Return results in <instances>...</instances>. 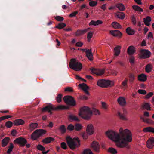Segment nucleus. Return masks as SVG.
<instances>
[{
  "instance_id": "obj_1",
  "label": "nucleus",
  "mask_w": 154,
  "mask_h": 154,
  "mask_svg": "<svg viewBox=\"0 0 154 154\" xmlns=\"http://www.w3.org/2000/svg\"><path fill=\"white\" fill-rule=\"evenodd\" d=\"M120 140V138L121 141L116 143L118 147L122 148L126 147L128 149L130 146L128 145V143L132 141V133L131 131L128 129H123L122 127L119 129Z\"/></svg>"
},
{
  "instance_id": "obj_2",
  "label": "nucleus",
  "mask_w": 154,
  "mask_h": 154,
  "mask_svg": "<svg viewBox=\"0 0 154 154\" xmlns=\"http://www.w3.org/2000/svg\"><path fill=\"white\" fill-rule=\"evenodd\" d=\"M66 140L68 146L72 149L79 147L80 145V140L78 137L72 139L70 136H68L66 137Z\"/></svg>"
},
{
  "instance_id": "obj_3",
  "label": "nucleus",
  "mask_w": 154,
  "mask_h": 154,
  "mask_svg": "<svg viewBox=\"0 0 154 154\" xmlns=\"http://www.w3.org/2000/svg\"><path fill=\"white\" fill-rule=\"evenodd\" d=\"M69 66L70 68L77 71H80L82 67L81 63L75 58L71 60L69 63Z\"/></svg>"
},
{
  "instance_id": "obj_4",
  "label": "nucleus",
  "mask_w": 154,
  "mask_h": 154,
  "mask_svg": "<svg viewBox=\"0 0 154 154\" xmlns=\"http://www.w3.org/2000/svg\"><path fill=\"white\" fill-rule=\"evenodd\" d=\"M68 109V107L62 105H60L54 107L52 105H48L43 108L42 110L43 112L48 111V112L51 114V111L52 110H63Z\"/></svg>"
},
{
  "instance_id": "obj_5",
  "label": "nucleus",
  "mask_w": 154,
  "mask_h": 154,
  "mask_svg": "<svg viewBox=\"0 0 154 154\" xmlns=\"http://www.w3.org/2000/svg\"><path fill=\"white\" fill-rule=\"evenodd\" d=\"M106 136L110 139L117 143L120 141V136L119 133L112 130H109L105 133Z\"/></svg>"
},
{
  "instance_id": "obj_6",
  "label": "nucleus",
  "mask_w": 154,
  "mask_h": 154,
  "mask_svg": "<svg viewBox=\"0 0 154 154\" xmlns=\"http://www.w3.org/2000/svg\"><path fill=\"white\" fill-rule=\"evenodd\" d=\"M97 85L101 88H105L109 87H111L114 85V82L111 83V81L109 80L101 79L98 80L97 82Z\"/></svg>"
},
{
  "instance_id": "obj_7",
  "label": "nucleus",
  "mask_w": 154,
  "mask_h": 154,
  "mask_svg": "<svg viewBox=\"0 0 154 154\" xmlns=\"http://www.w3.org/2000/svg\"><path fill=\"white\" fill-rule=\"evenodd\" d=\"M46 131L44 129H39L35 130L31 135V138L33 140H36L40 137L45 134Z\"/></svg>"
},
{
  "instance_id": "obj_8",
  "label": "nucleus",
  "mask_w": 154,
  "mask_h": 154,
  "mask_svg": "<svg viewBox=\"0 0 154 154\" xmlns=\"http://www.w3.org/2000/svg\"><path fill=\"white\" fill-rule=\"evenodd\" d=\"M64 101L67 105L71 106H75L76 105L75 101L73 97L70 96H66L63 97Z\"/></svg>"
},
{
  "instance_id": "obj_9",
  "label": "nucleus",
  "mask_w": 154,
  "mask_h": 154,
  "mask_svg": "<svg viewBox=\"0 0 154 154\" xmlns=\"http://www.w3.org/2000/svg\"><path fill=\"white\" fill-rule=\"evenodd\" d=\"M90 72L95 74L98 76H101L104 74L105 72V69H96L94 67H91L90 69Z\"/></svg>"
},
{
  "instance_id": "obj_10",
  "label": "nucleus",
  "mask_w": 154,
  "mask_h": 154,
  "mask_svg": "<svg viewBox=\"0 0 154 154\" xmlns=\"http://www.w3.org/2000/svg\"><path fill=\"white\" fill-rule=\"evenodd\" d=\"M140 55L139 57L141 59H145L149 57L151 55L150 52L147 50L142 49L140 51Z\"/></svg>"
},
{
  "instance_id": "obj_11",
  "label": "nucleus",
  "mask_w": 154,
  "mask_h": 154,
  "mask_svg": "<svg viewBox=\"0 0 154 154\" xmlns=\"http://www.w3.org/2000/svg\"><path fill=\"white\" fill-rule=\"evenodd\" d=\"M90 147L96 152L99 153L100 152V145L98 142L94 141L90 144Z\"/></svg>"
},
{
  "instance_id": "obj_12",
  "label": "nucleus",
  "mask_w": 154,
  "mask_h": 154,
  "mask_svg": "<svg viewBox=\"0 0 154 154\" xmlns=\"http://www.w3.org/2000/svg\"><path fill=\"white\" fill-rule=\"evenodd\" d=\"M123 113H122L119 112H118V116L119 118L121 120L123 121H127L128 118L126 117V114L127 113V110L125 108H123Z\"/></svg>"
},
{
  "instance_id": "obj_13",
  "label": "nucleus",
  "mask_w": 154,
  "mask_h": 154,
  "mask_svg": "<svg viewBox=\"0 0 154 154\" xmlns=\"http://www.w3.org/2000/svg\"><path fill=\"white\" fill-rule=\"evenodd\" d=\"M79 114L82 118L87 119V106H84L81 108Z\"/></svg>"
},
{
  "instance_id": "obj_14",
  "label": "nucleus",
  "mask_w": 154,
  "mask_h": 154,
  "mask_svg": "<svg viewBox=\"0 0 154 154\" xmlns=\"http://www.w3.org/2000/svg\"><path fill=\"white\" fill-rule=\"evenodd\" d=\"M14 142L21 146H25L27 143V141L25 138L21 137L16 139L15 140Z\"/></svg>"
},
{
  "instance_id": "obj_15",
  "label": "nucleus",
  "mask_w": 154,
  "mask_h": 154,
  "mask_svg": "<svg viewBox=\"0 0 154 154\" xmlns=\"http://www.w3.org/2000/svg\"><path fill=\"white\" fill-rule=\"evenodd\" d=\"M110 33L113 36L117 37L119 38H121L122 35V33L118 30H110Z\"/></svg>"
},
{
  "instance_id": "obj_16",
  "label": "nucleus",
  "mask_w": 154,
  "mask_h": 154,
  "mask_svg": "<svg viewBox=\"0 0 154 154\" xmlns=\"http://www.w3.org/2000/svg\"><path fill=\"white\" fill-rule=\"evenodd\" d=\"M94 133V128L92 124H91L87 125V135H91Z\"/></svg>"
},
{
  "instance_id": "obj_17",
  "label": "nucleus",
  "mask_w": 154,
  "mask_h": 154,
  "mask_svg": "<svg viewBox=\"0 0 154 154\" xmlns=\"http://www.w3.org/2000/svg\"><path fill=\"white\" fill-rule=\"evenodd\" d=\"M146 146L149 149L152 148L154 146V137H151L146 142Z\"/></svg>"
},
{
  "instance_id": "obj_18",
  "label": "nucleus",
  "mask_w": 154,
  "mask_h": 154,
  "mask_svg": "<svg viewBox=\"0 0 154 154\" xmlns=\"http://www.w3.org/2000/svg\"><path fill=\"white\" fill-rule=\"evenodd\" d=\"M117 101L118 104L121 106H124L126 104V102L124 97H119L117 99Z\"/></svg>"
},
{
  "instance_id": "obj_19",
  "label": "nucleus",
  "mask_w": 154,
  "mask_h": 154,
  "mask_svg": "<svg viewBox=\"0 0 154 154\" xmlns=\"http://www.w3.org/2000/svg\"><path fill=\"white\" fill-rule=\"evenodd\" d=\"M136 52V48L133 46H129L127 50V54L130 56Z\"/></svg>"
},
{
  "instance_id": "obj_20",
  "label": "nucleus",
  "mask_w": 154,
  "mask_h": 154,
  "mask_svg": "<svg viewBox=\"0 0 154 154\" xmlns=\"http://www.w3.org/2000/svg\"><path fill=\"white\" fill-rule=\"evenodd\" d=\"M87 58L90 61H92L94 60L93 54L92 52V49L91 48L87 49Z\"/></svg>"
},
{
  "instance_id": "obj_21",
  "label": "nucleus",
  "mask_w": 154,
  "mask_h": 154,
  "mask_svg": "<svg viewBox=\"0 0 154 154\" xmlns=\"http://www.w3.org/2000/svg\"><path fill=\"white\" fill-rule=\"evenodd\" d=\"M147 79L146 75L142 73L138 75V80L140 81L145 82L146 80Z\"/></svg>"
},
{
  "instance_id": "obj_22",
  "label": "nucleus",
  "mask_w": 154,
  "mask_h": 154,
  "mask_svg": "<svg viewBox=\"0 0 154 154\" xmlns=\"http://www.w3.org/2000/svg\"><path fill=\"white\" fill-rule=\"evenodd\" d=\"M121 47L120 46L118 45L114 48V55L116 56H118L120 54Z\"/></svg>"
},
{
  "instance_id": "obj_23",
  "label": "nucleus",
  "mask_w": 154,
  "mask_h": 154,
  "mask_svg": "<svg viewBox=\"0 0 154 154\" xmlns=\"http://www.w3.org/2000/svg\"><path fill=\"white\" fill-rule=\"evenodd\" d=\"M141 109H146L150 110H151V107L149 103H143L141 106Z\"/></svg>"
},
{
  "instance_id": "obj_24",
  "label": "nucleus",
  "mask_w": 154,
  "mask_h": 154,
  "mask_svg": "<svg viewBox=\"0 0 154 154\" xmlns=\"http://www.w3.org/2000/svg\"><path fill=\"white\" fill-rule=\"evenodd\" d=\"M151 20V17L149 16H147L146 18H143V22L145 25L147 26H149L150 22Z\"/></svg>"
},
{
  "instance_id": "obj_25",
  "label": "nucleus",
  "mask_w": 154,
  "mask_h": 154,
  "mask_svg": "<svg viewBox=\"0 0 154 154\" xmlns=\"http://www.w3.org/2000/svg\"><path fill=\"white\" fill-rule=\"evenodd\" d=\"M128 78L129 82L130 84H132L134 82L135 79V76L134 74L130 73L128 74Z\"/></svg>"
},
{
  "instance_id": "obj_26",
  "label": "nucleus",
  "mask_w": 154,
  "mask_h": 154,
  "mask_svg": "<svg viewBox=\"0 0 154 154\" xmlns=\"http://www.w3.org/2000/svg\"><path fill=\"white\" fill-rule=\"evenodd\" d=\"M54 139L53 138L51 137H48L43 139L42 140V142L45 144H48L50 143L51 141H54Z\"/></svg>"
},
{
  "instance_id": "obj_27",
  "label": "nucleus",
  "mask_w": 154,
  "mask_h": 154,
  "mask_svg": "<svg viewBox=\"0 0 154 154\" xmlns=\"http://www.w3.org/2000/svg\"><path fill=\"white\" fill-rule=\"evenodd\" d=\"M87 120L90 119L92 115L93 110L92 108H90L87 106Z\"/></svg>"
},
{
  "instance_id": "obj_28",
  "label": "nucleus",
  "mask_w": 154,
  "mask_h": 154,
  "mask_svg": "<svg viewBox=\"0 0 154 154\" xmlns=\"http://www.w3.org/2000/svg\"><path fill=\"white\" fill-rule=\"evenodd\" d=\"M78 86L87 94V84L84 83L80 84Z\"/></svg>"
},
{
  "instance_id": "obj_29",
  "label": "nucleus",
  "mask_w": 154,
  "mask_h": 154,
  "mask_svg": "<svg viewBox=\"0 0 154 154\" xmlns=\"http://www.w3.org/2000/svg\"><path fill=\"white\" fill-rule=\"evenodd\" d=\"M116 17L118 18L123 19L125 17V14L123 12H118L116 14Z\"/></svg>"
},
{
  "instance_id": "obj_30",
  "label": "nucleus",
  "mask_w": 154,
  "mask_h": 154,
  "mask_svg": "<svg viewBox=\"0 0 154 154\" xmlns=\"http://www.w3.org/2000/svg\"><path fill=\"white\" fill-rule=\"evenodd\" d=\"M143 131L144 132H151L154 134V128L148 127L144 128Z\"/></svg>"
},
{
  "instance_id": "obj_31",
  "label": "nucleus",
  "mask_w": 154,
  "mask_h": 154,
  "mask_svg": "<svg viewBox=\"0 0 154 154\" xmlns=\"http://www.w3.org/2000/svg\"><path fill=\"white\" fill-rule=\"evenodd\" d=\"M107 151L108 153L111 154H117L118 152L116 149L112 147L109 148Z\"/></svg>"
},
{
  "instance_id": "obj_32",
  "label": "nucleus",
  "mask_w": 154,
  "mask_h": 154,
  "mask_svg": "<svg viewBox=\"0 0 154 154\" xmlns=\"http://www.w3.org/2000/svg\"><path fill=\"white\" fill-rule=\"evenodd\" d=\"M69 119V121H76L79 122V119L76 116L73 115H70L68 116Z\"/></svg>"
},
{
  "instance_id": "obj_33",
  "label": "nucleus",
  "mask_w": 154,
  "mask_h": 154,
  "mask_svg": "<svg viewBox=\"0 0 154 154\" xmlns=\"http://www.w3.org/2000/svg\"><path fill=\"white\" fill-rule=\"evenodd\" d=\"M112 26L115 29H121V26L118 22H113L111 24Z\"/></svg>"
},
{
  "instance_id": "obj_34",
  "label": "nucleus",
  "mask_w": 154,
  "mask_h": 154,
  "mask_svg": "<svg viewBox=\"0 0 154 154\" xmlns=\"http://www.w3.org/2000/svg\"><path fill=\"white\" fill-rule=\"evenodd\" d=\"M126 31L127 34L129 35H133L135 32V31L131 29L130 27H128L126 29Z\"/></svg>"
},
{
  "instance_id": "obj_35",
  "label": "nucleus",
  "mask_w": 154,
  "mask_h": 154,
  "mask_svg": "<svg viewBox=\"0 0 154 154\" xmlns=\"http://www.w3.org/2000/svg\"><path fill=\"white\" fill-rule=\"evenodd\" d=\"M24 122L21 119H17L14 121V124L16 125H23L24 124Z\"/></svg>"
},
{
  "instance_id": "obj_36",
  "label": "nucleus",
  "mask_w": 154,
  "mask_h": 154,
  "mask_svg": "<svg viewBox=\"0 0 154 154\" xmlns=\"http://www.w3.org/2000/svg\"><path fill=\"white\" fill-rule=\"evenodd\" d=\"M9 137H6L3 139L2 141V146L4 147L6 146L9 142Z\"/></svg>"
},
{
  "instance_id": "obj_37",
  "label": "nucleus",
  "mask_w": 154,
  "mask_h": 154,
  "mask_svg": "<svg viewBox=\"0 0 154 154\" xmlns=\"http://www.w3.org/2000/svg\"><path fill=\"white\" fill-rule=\"evenodd\" d=\"M87 32V29L83 30H78L75 33V35L79 36Z\"/></svg>"
},
{
  "instance_id": "obj_38",
  "label": "nucleus",
  "mask_w": 154,
  "mask_h": 154,
  "mask_svg": "<svg viewBox=\"0 0 154 154\" xmlns=\"http://www.w3.org/2000/svg\"><path fill=\"white\" fill-rule=\"evenodd\" d=\"M38 124L36 123H31L29 125V129L31 131H32L38 127Z\"/></svg>"
},
{
  "instance_id": "obj_39",
  "label": "nucleus",
  "mask_w": 154,
  "mask_h": 154,
  "mask_svg": "<svg viewBox=\"0 0 154 154\" xmlns=\"http://www.w3.org/2000/svg\"><path fill=\"white\" fill-rule=\"evenodd\" d=\"M152 69V65L151 64H147L145 66V71L147 73L150 72Z\"/></svg>"
},
{
  "instance_id": "obj_40",
  "label": "nucleus",
  "mask_w": 154,
  "mask_h": 154,
  "mask_svg": "<svg viewBox=\"0 0 154 154\" xmlns=\"http://www.w3.org/2000/svg\"><path fill=\"white\" fill-rule=\"evenodd\" d=\"M94 32L90 31L88 32L87 34V42H91V39L92 37Z\"/></svg>"
},
{
  "instance_id": "obj_41",
  "label": "nucleus",
  "mask_w": 154,
  "mask_h": 154,
  "mask_svg": "<svg viewBox=\"0 0 154 154\" xmlns=\"http://www.w3.org/2000/svg\"><path fill=\"white\" fill-rule=\"evenodd\" d=\"M132 7L133 9L135 11L139 12H143V10L142 8L137 5H134L132 6Z\"/></svg>"
},
{
  "instance_id": "obj_42",
  "label": "nucleus",
  "mask_w": 154,
  "mask_h": 154,
  "mask_svg": "<svg viewBox=\"0 0 154 154\" xmlns=\"http://www.w3.org/2000/svg\"><path fill=\"white\" fill-rule=\"evenodd\" d=\"M116 7L119 10L122 11H124L125 9L124 5L121 3L117 4L116 5Z\"/></svg>"
},
{
  "instance_id": "obj_43",
  "label": "nucleus",
  "mask_w": 154,
  "mask_h": 154,
  "mask_svg": "<svg viewBox=\"0 0 154 154\" xmlns=\"http://www.w3.org/2000/svg\"><path fill=\"white\" fill-rule=\"evenodd\" d=\"M59 130L62 134H64L65 133L66 129L64 125H63L60 126L59 128Z\"/></svg>"
},
{
  "instance_id": "obj_44",
  "label": "nucleus",
  "mask_w": 154,
  "mask_h": 154,
  "mask_svg": "<svg viewBox=\"0 0 154 154\" xmlns=\"http://www.w3.org/2000/svg\"><path fill=\"white\" fill-rule=\"evenodd\" d=\"M66 24L63 23H60L56 26L55 28L60 29L63 28L66 26Z\"/></svg>"
},
{
  "instance_id": "obj_45",
  "label": "nucleus",
  "mask_w": 154,
  "mask_h": 154,
  "mask_svg": "<svg viewBox=\"0 0 154 154\" xmlns=\"http://www.w3.org/2000/svg\"><path fill=\"white\" fill-rule=\"evenodd\" d=\"M128 79L125 78L124 80L121 83V86L122 88H126L128 87Z\"/></svg>"
},
{
  "instance_id": "obj_46",
  "label": "nucleus",
  "mask_w": 154,
  "mask_h": 154,
  "mask_svg": "<svg viewBox=\"0 0 154 154\" xmlns=\"http://www.w3.org/2000/svg\"><path fill=\"white\" fill-rule=\"evenodd\" d=\"M92 109L94 115H99L100 114V112L98 110L94 108H92Z\"/></svg>"
},
{
  "instance_id": "obj_47",
  "label": "nucleus",
  "mask_w": 154,
  "mask_h": 154,
  "mask_svg": "<svg viewBox=\"0 0 154 154\" xmlns=\"http://www.w3.org/2000/svg\"><path fill=\"white\" fill-rule=\"evenodd\" d=\"M62 95L61 94H58L56 97V100L58 103H60L62 100Z\"/></svg>"
},
{
  "instance_id": "obj_48",
  "label": "nucleus",
  "mask_w": 154,
  "mask_h": 154,
  "mask_svg": "<svg viewBox=\"0 0 154 154\" xmlns=\"http://www.w3.org/2000/svg\"><path fill=\"white\" fill-rule=\"evenodd\" d=\"M14 148V145L12 143H10V145L9 147V149L7 151V153L8 154H10L11 152L12 151Z\"/></svg>"
},
{
  "instance_id": "obj_49",
  "label": "nucleus",
  "mask_w": 154,
  "mask_h": 154,
  "mask_svg": "<svg viewBox=\"0 0 154 154\" xmlns=\"http://www.w3.org/2000/svg\"><path fill=\"white\" fill-rule=\"evenodd\" d=\"M82 128V127L81 125L79 124H76L75 126V127L74 128L75 130L77 131L80 130Z\"/></svg>"
},
{
  "instance_id": "obj_50",
  "label": "nucleus",
  "mask_w": 154,
  "mask_h": 154,
  "mask_svg": "<svg viewBox=\"0 0 154 154\" xmlns=\"http://www.w3.org/2000/svg\"><path fill=\"white\" fill-rule=\"evenodd\" d=\"M89 5L91 7H94L97 5V2L96 1H91L89 2Z\"/></svg>"
},
{
  "instance_id": "obj_51",
  "label": "nucleus",
  "mask_w": 154,
  "mask_h": 154,
  "mask_svg": "<svg viewBox=\"0 0 154 154\" xmlns=\"http://www.w3.org/2000/svg\"><path fill=\"white\" fill-rule=\"evenodd\" d=\"M13 123L11 121H7L5 123V126L8 128L11 127Z\"/></svg>"
},
{
  "instance_id": "obj_52",
  "label": "nucleus",
  "mask_w": 154,
  "mask_h": 154,
  "mask_svg": "<svg viewBox=\"0 0 154 154\" xmlns=\"http://www.w3.org/2000/svg\"><path fill=\"white\" fill-rule=\"evenodd\" d=\"M129 61L131 64H134L135 61V58L133 56H131L129 59Z\"/></svg>"
},
{
  "instance_id": "obj_53",
  "label": "nucleus",
  "mask_w": 154,
  "mask_h": 154,
  "mask_svg": "<svg viewBox=\"0 0 154 154\" xmlns=\"http://www.w3.org/2000/svg\"><path fill=\"white\" fill-rule=\"evenodd\" d=\"M11 116L10 115H6L0 118V121L2 120H3L6 119L11 118Z\"/></svg>"
},
{
  "instance_id": "obj_54",
  "label": "nucleus",
  "mask_w": 154,
  "mask_h": 154,
  "mask_svg": "<svg viewBox=\"0 0 154 154\" xmlns=\"http://www.w3.org/2000/svg\"><path fill=\"white\" fill-rule=\"evenodd\" d=\"M61 148L64 149H66L67 148L66 143L64 142H62L60 145Z\"/></svg>"
},
{
  "instance_id": "obj_55",
  "label": "nucleus",
  "mask_w": 154,
  "mask_h": 154,
  "mask_svg": "<svg viewBox=\"0 0 154 154\" xmlns=\"http://www.w3.org/2000/svg\"><path fill=\"white\" fill-rule=\"evenodd\" d=\"M37 149L41 151H44L45 149V148L41 145H38L37 147Z\"/></svg>"
},
{
  "instance_id": "obj_56",
  "label": "nucleus",
  "mask_w": 154,
  "mask_h": 154,
  "mask_svg": "<svg viewBox=\"0 0 154 154\" xmlns=\"http://www.w3.org/2000/svg\"><path fill=\"white\" fill-rule=\"evenodd\" d=\"M131 21L134 25H135L136 23V19L134 15L131 17Z\"/></svg>"
},
{
  "instance_id": "obj_57",
  "label": "nucleus",
  "mask_w": 154,
  "mask_h": 154,
  "mask_svg": "<svg viewBox=\"0 0 154 154\" xmlns=\"http://www.w3.org/2000/svg\"><path fill=\"white\" fill-rule=\"evenodd\" d=\"M74 129V126L72 124L68 125L67 129L70 131H72Z\"/></svg>"
},
{
  "instance_id": "obj_58",
  "label": "nucleus",
  "mask_w": 154,
  "mask_h": 154,
  "mask_svg": "<svg viewBox=\"0 0 154 154\" xmlns=\"http://www.w3.org/2000/svg\"><path fill=\"white\" fill-rule=\"evenodd\" d=\"M102 106V108L105 109L106 110L107 109V106L106 103L105 102H102L101 103Z\"/></svg>"
},
{
  "instance_id": "obj_59",
  "label": "nucleus",
  "mask_w": 154,
  "mask_h": 154,
  "mask_svg": "<svg viewBox=\"0 0 154 154\" xmlns=\"http://www.w3.org/2000/svg\"><path fill=\"white\" fill-rule=\"evenodd\" d=\"M55 19L58 21H62L64 20L63 17H61L60 16H57Z\"/></svg>"
},
{
  "instance_id": "obj_60",
  "label": "nucleus",
  "mask_w": 154,
  "mask_h": 154,
  "mask_svg": "<svg viewBox=\"0 0 154 154\" xmlns=\"http://www.w3.org/2000/svg\"><path fill=\"white\" fill-rule=\"evenodd\" d=\"M153 94V93L152 92H150L148 93L146 96H145V98L146 99H148L150 97H152Z\"/></svg>"
},
{
  "instance_id": "obj_61",
  "label": "nucleus",
  "mask_w": 154,
  "mask_h": 154,
  "mask_svg": "<svg viewBox=\"0 0 154 154\" xmlns=\"http://www.w3.org/2000/svg\"><path fill=\"white\" fill-rule=\"evenodd\" d=\"M138 92L140 94L144 95L146 94V91L144 90L139 89L138 91Z\"/></svg>"
},
{
  "instance_id": "obj_62",
  "label": "nucleus",
  "mask_w": 154,
  "mask_h": 154,
  "mask_svg": "<svg viewBox=\"0 0 154 154\" xmlns=\"http://www.w3.org/2000/svg\"><path fill=\"white\" fill-rule=\"evenodd\" d=\"M75 79H77V80H82L83 81H84L85 82H86V80L83 78L79 76V75H76L75 76Z\"/></svg>"
},
{
  "instance_id": "obj_63",
  "label": "nucleus",
  "mask_w": 154,
  "mask_h": 154,
  "mask_svg": "<svg viewBox=\"0 0 154 154\" xmlns=\"http://www.w3.org/2000/svg\"><path fill=\"white\" fill-rule=\"evenodd\" d=\"M78 12L77 11H74L70 14L69 15V17H75L78 14Z\"/></svg>"
},
{
  "instance_id": "obj_64",
  "label": "nucleus",
  "mask_w": 154,
  "mask_h": 154,
  "mask_svg": "<svg viewBox=\"0 0 154 154\" xmlns=\"http://www.w3.org/2000/svg\"><path fill=\"white\" fill-rule=\"evenodd\" d=\"M89 26H97V21H94V20H91V22L89 23Z\"/></svg>"
}]
</instances>
